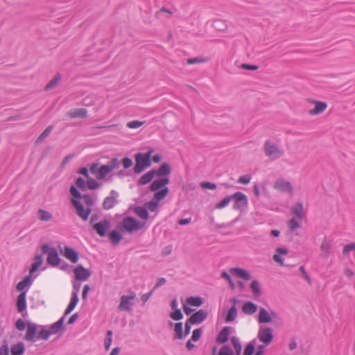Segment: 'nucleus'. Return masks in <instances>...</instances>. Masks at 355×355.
Instances as JSON below:
<instances>
[{"mask_svg": "<svg viewBox=\"0 0 355 355\" xmlns=\"http://www.w3.org/2000/svg\"><path fill=\"white\" fill-rule=\"evenodd\" d=\"M231 343L234 347L236 354L228 345H223L219 350L218 355H240L242 350V346L239 338L232 336L231 338Z\"/></svg>", "mask_w": 355, "mask_h": 355, "instance_id": "5", "label": "nucleus"}, {"mask_svg": "<svg viewBox=\"0 0 355 355\" xmlns=\"http://www.w3.org/2000/svg\"><path fill=\"white\" fill-rule=\"evenodd\" d=\"M153 170H150L146 173L144 174L138 180L139 185H145L150 182L155 177Z\"/></svg>", "mask_w": 355, "mask_h": 355, "instance_id": "27", "label": "nucleus"}, {"mask_svg": "<svg viewBox=\"0 0 355 355\" xmlns=\"http://www.w3.org/2000/svg\"><path fill=\"white\" fill-rule=\"evenodd\" d=\"M207 312L203 309H200L193 313L189 319V322L196 324H200L202 322L207 318Z\"/></svg>", "mask_w": 355, "mask_h": 355, "instance_id": "18", "label": "nucleus"}, {"mask_svg": "<svg viewBox=\"0 0 355 355\" xmlns=\"http://www.w3.org/2000/svg\"><path fill=\"white\" fill-rule=\"evenodd\" d=\"M354 250H355V243H350V244H347L343 248V254L344 255H347L351 251Z\"/></svg>", "mask_w": 355, "mask_h": 355, "instance_id": "63", "label": "nucleus"}, {"mask_svg": "<svg viewBox=\"0 0 355 355\" xmlns=\"http://www.w3.org/2000/svg\"><path fill=\"white\" fill-rule=\"evenodd\" d=\"M87 186L91 190H94L98 189L101 184L94 179L89 178L87 181Z\"/></svg>", "mask_w": 355, "mask_h": 355, "instance_id": "52", "label": "nucleus"}, {"mask_svg": "<svg viewBox=\"0 0 355 355\" xmlns=\"http://www.w3.org/2000/svg\"><path fill=\"white\" fill-rule=\"evenodd\" d=\"M74 274L76 279L79 281H86L91 276V272L82 265H78L75 268Z\"/></svg>", "mask_w": 355, "mask_h": 355, "instance_id": "13", "label": "nucleus"}, {"mask_svg": "<svg viewBox=\"0 0 355 355\" xmlns=\"http://www.w3.org/2000/svg\"><path fill=\"white\" fill-rule=\"evenodd\" d=\"M119 193L115 190H112L110 196H107L103 202V208L105 210H110L112 209L118 202L117 198Z\"/></svg>", "mask_w": 355, "mask_h": 355, "instance_id": "12", "label": "nucleus"}, {"mask_svg": "<svg viewBox=\"0 0 355 355\" xmlns=\"http://www.w3.org/2000/svg\"><path fill=\"white\" fill-rule=\"evenodd\" d=\"M251 176L249 174L242 175L239 177L237 182L242 184H247L250 182Z\"/></svg>", "mask_w": 355, "mask_h": 355, "instance_id": "62", "label": "nucleus"}, {"mask_svg": "<svg viewBox=\"0 0 355 355\" xmlns=\"http://www.w3.org/2000/svg\"><path fill=\"white\" fill-rule=\"evenodd\" d=\"M231 200H232V195L227 196L225 197L220 202L217 203L215 207L218 209H221L227 207Z\"/></svg>", "mask_w": 355, "mask_h": 355, "instance_id": "45", "label": "nucleus"}, {"mask_svg": "<svg viewBox=\"0 0 355 355\" xmlns=\"http://www.w3.org/2000/svg\"><path fill=\"white\" fill-rule=\"evenodd\" d=\"M292 213L300 220H302L303 205L302 202H297L292 208Z\"/></svg>", "mask_w": 355, "mask_h": 355, "instance_id": "33", "label": "nucleus"}, {"mask_svg": "<svg viewBox=\"0 0 355 355\" xmlns=\"http://www.w3.org/2000/svg\"><path fill=\"white\" fill-rule=\"evenodd\" d=\"M258 306L252 302H246L242 306V311L246 315H252L257 312Z\"/></svg>", "mask_w": 355, "mask_h": 355, "instance_id": "25", "label": "nucleus"}, {"mask_svg": "<svg viewBox=\"0 0 355 355\" xmlns=\"http://www.w3.org/2000/svg\"><path fill=\"white\" fill-rule=\"evenodd\" d=\"M38 218L41 221L47 222L53 218V216L49 211L43 209H39Z\"/></svg>", "mask_w": 355, "mask_h": 355, "instance_id": "34", "label": "nucleus"}, {"mask_svg": "<svg viewBox=\"0 0 355 355\" xmlns=\"http://www.w3.org/2000/svg\"><path fill=\"white\" fill-rule=\"evenodd\" d=\"M112 342V331L108 330L107 331L106 338H105V343H104L105 350H108L110 349Z\"/></svg>", "mask_w": 355, "mask_h": 355, "instance_id": "50", "label": "nucleus"}, {"mask_svg": "<svg viewBox=\"0 0 355 355\" xmlns=\"http://www.w3.org/2000/svg\"><path fill=\"white\" fill-rule=\"evenodd\" d=\"M200 187L203 189L214 190L216 189V184L210 182H202Z\"/></svg>", "mask_w": 355, "mask_h": 355, "instance_id": "60", "label": "nucleus"}, {"mask_svg": "<svg viewBox=\"0 0 355 355\" xmlns=\"http://www.w3.org/2000/svg\"><path fill=\"white\" fill-rule=\"evenodd\" d=\"M107 165L109 166L111 171H112L114 169H116L119 167V162L117 158H113L111 159L110 162H109V163Z\"/></svg>", "mask_w": 355, "mask_h": 355, "instance_id": "61", "label": "nucleus"}, {"mask_svg": "<svg viewBox=\"0 0 355 355\" xmlns=\"http://www.w3.org/2000/svg\"><path fill=\"white\" fill-rule=\"evenodd\" d=\"M257 338L265 345H268L273 339L272 329L270 327H260L257 334Z\"/></svg>", "mask_w": 355, "mask_h": 355, "instance_id": "9", "label": "nucleus"}, {"mask_svg": "<svg viewBox=\"0 0 355 355\" xmlns=\"http://www.w3.org/2000/svg\"><path fill=\"white\" fill-rule=\"evenodd\" d=\"M110 222L107 220H103L101 222L93 225V229L99 234L101 236H105L107 230L110 228Z\"/></svg>", "mask_w": 355, "mask_h": 355, "instance_id": "14", "label": "nucleus"}, {"mask_svg": "<svg viewBox=\"0 0 355 355\" xmlns=\"http://www.w3.org/2000/svg\"><path fill=\"white\" fill-rule=\"evenodd\" d=\"M182 322H177L175 324V326H174V331H175V336H174V338L175 339H182L183 337H184V334H183V329H182Z\"/></svg>", "mask_w": 355, "mask_h": 355, "instance_id": "36", "label": "nucleus"}, {"mask_svg": "<svg viewBox=\"0 0 355 355\" xmlns=\"http://www.w3.org/2000/svg\"><path fill=\"white\" fill-rule=\"evenodd\" d=\"M276 316L275 311H272L269 313L264 308H260L258 320L259 323H268L272 321V317Z\"/></svg>", "mask_w": 355, "mask_h": 355, "instance_id": "16", "label": "nucleus"}, {"mask_svg": "<svg viewBox=\"0 0 355 355\" xmlns=\"http://www.w3.org/2000/svg\"><path fill=\"white\" fill-rule=\"evenodd\" d=\"M273 188L282 193H292L293 188L291 183L284 179H278L275 181Z\"/></svg>", "mask_w": 355, "mask_h": 355, "instance_id": "10", "label": "nucleus"}, {"mask_svg": "<svg viewBox=\"0 0 355 355\" xmlns=\"http://www.w3.org/2000/svg\"><path fill=\"white\" fill-rule=\"evenodd\" d=\"M122 238V235L116 230H112L110 234V239L113 244H118Z\"/></svg>", "mask_w": 355, "mask_h": 355, "instance_id": "39", "label": "nucleus"}, {"mask_svg": "<svg viewBox=\"0 0 355 355\" xmlns=\"http://www.w3.org/2000/svg\"><path fill=\"white\" fill-rule=\"evenodd\" d=\"M43 263L42 254H36L35 256V261L32 263L30 269L31 275H33L40 267Z\"/></svg>", "mask_w": 355, "mask_h": 355, "instance_id": "29", "label": "nucleus"}, {"mask_svg": "<svg viewBox=\"0 0 355 355\" xmlns=\"http://www.w3.org/2000/svg\"><path fill=\"white\" fill-rule=\"evenodd\" d=\"M265 155L272 160L277 159L282 157L284 151L277 144L267 140L264 144Z\"/></svg>", "mask_w": 355, "mask_h": 355, "instance_id": "3", "label": "nucleus"}, {"mask_svg": "<svg viewBox=\"0 0 355 355\" xmlns=\"http://www.w3.org/2000/svg\"><path fill=\"white\" fill-rule=\"evenodd\" d=\"M144 123H145L144 121H141L135 120V121H132L128 122L127 123L126 126L130 129H137V128H140Z\"/></svg>", "mask_w": 355, "mask_h": 355, "instance_id": "51", "label": "nucleus"}, {"mask_svg": "<svg viewBox=\"0 0 355 355\" xmlns=\"http://www.w3.org/2000/svg\"><path fill=\"white\" fill-rule=\"evenodd\" d=\"M65 318L61 317L56 322L51 325L49 329L53 334H57L61 329L64 327V321Z\"/></svg>", "mask_w": 355, "mask_h": 355, "instance_id": "32", "label": "nucleus"}, {"mask_svg": "<svg viewBox=\"0 0 355 355\" xmlns=\"http://www.w3.org/2000/svg\"><path fill=\"white\" fill-rule=\"evenodd\" d=\"M151 152H147L146 153H139L135 156L136 164L134 166V172L136 174L141 173L146 168L149 167L151 165Z\"/></svg>", "mask_w": 355, "mask_h": 355, "instance_id": "2", "label": "nucleus"}, {"mask_svg": "<svg viewBox=\"0 0 355 355\" xmlns=\"http://www.w3.org/2000/svg\"><path fill=\"white\" fill-rule=\"evenodd\" d=\"M183 314L180 309H176L170 313V317L174 320H180L183 318Z\"/></svg>", "mask_w": 355, "mask_h": 355, "instance_id": "54", "label": "nucleus"}, {"mask_svg": "<svg viewBox=\"0 0 355 355\" xmlns=\"http://www.w3.org/2000/svg\"><path fill=\"white\" fill-rule=\"evenodd\" d=\"M135 214L141 218L147 219L148 218V212L144 207H137L135 209Z\"/></svg>", "mask_w": 355, "mask_h": 355, "instance_id": "40", "label": "nucleus"}, {"mask_svg": "<svg viewBox=\"0 0 355 355\" xmlns=\"http://www.w3.org/2000/svg\"><path fill=\"white\" fill-rule=\"evenodd\" d=\"M232 302L234 304H236L237 302V300L235 298L232 299ZM237 316V309L235 305H233L228 311L226 317H225V321L227 322H230L234 321Z\"/></svg>", "mask_w": 355, "mask_h": 355, "instance_id": "26", "label": "nucleus"}, {"mask_svg": "<svg viewBox=\"0 0 355 355\" xmlns=\"http://www.w3.org/2000/svg\"><path fill=\"white\" fill-rule=\"evenodd\" d=\"M136 297L135 293H132L131 295H122L121 297V302L118 306L120 311H130L132 309L133 303L131 300H134Z\"/></svg>", "mask_w": 355, "mask_h": 355, "instance_id": "11", "label": "nucleus"}, {"mask_svg": "<svg viewBox=\"0 0 355 355\" xmlns=\"http://www.w3.org/2000/svg\"><path fill=\"white\" fill-rule=\"evenodd\" d=\"M53 125H49L48 126L42 133L41 135L39 136L37 140H42L44 139H45L46 137H47L50 133L51 132V131L53 130Z\"/></svg>", "mask_w": 355, "mask_h": 355, "instance_id": "57", "label": "nucleus"}, {"mask_svg": "<svg viewBox=\"0 0 355 355\" xmlns=\"http://www.w3.org/2000/svg\"><path fill=\"white\" fill-rule=\"evenodd\" d=\"M71 204L76 210V214L83 221H87L92 213V209L90 207L85 208L83 203L78 200L71 199Z\"/></svg>", "mask_w": 355, "mask_h": 355, "instance_id": "7", "label": "nucleus"}, {"mask_svg": "<svg viewBox=\"0 0 355 355\" xmlns=\"http://www.w3.org/2000/svg\"><path fill=\"white\" fill-rule=\"evenodd\" d=\"M187 303L192 306H200L202 304V300L200 297H189L187 298Z\"/></svg>", "mask_w": 355, "mask_h": 355, "instance_id": "41", "label": "nucleus"}, {"mask_svg": "<svg viewBox=\"0 0 355 355\" xmlns=\"http://www.w3.org/2000/svg\"><path fill=\"white\" fill-rule=\"evenodd\" d=\"M300 220L294 218H291L288 222V225L291 231H294L300 227Z\"/></svg>", "mask_w": 355, "mask_h": 355, "instance_id": "53", "label": "nucleus"}, {"mask_svg": "<svg viewBox=\"0 0 355 355\" xmlns=\"http://www.w3.org/2000/svg\"><path fill=\"white\" fill-rule=\"evenodd\" d=\"M257 343L255 339L251 340L245 347L243 355H252L254 352V346Z\"/></svg>", "mask_w": 355, "mask_h": 355, "instance_id": "42", "label": "nucleus"}, {"mask_svg": "<svg viewBox=\"0 0 355 355\" xmlns=\"http://www.w3.org/2000/svg\"><path fill=\"white\" fill-rule=\"evenodd\" d=\"M276 254L273 255V260L279 263L280 266H284V259L282 257L281 255H286L288 253V250L284 248H276Z\"/></svg>", "mask_w": 355, "mask_h": 355, "instance_id": "22", "label": "nucleus"}, {"mask_svg": "<svg viewBox=\"0 0 355 355\" xmlns=\"http://www.w3.org/2000/svg\"><path fill=\"white\" fill-rule=\"evenodd\" d=\"M331 247V245L330 242L329 241H327V239H324L322 241L320 248H321V250L323 252L324 257H327L329 256Z\"/></svg>", "mask_w": 355, "mask_h": 355, "instance_id": "43", "label": "nucleus"}, {"mask_svg": "<svg viewBox=\"0 0 355 355\" xmlns=\"http://www.w3.org/2000/svg\"><path fill=\"white\" fill-rule=\"evenodd\" d=\"M144 225V223L139 222L135 218L132 216H126L119 223V227L121 231L125 230L128 232H132L134 231H139L141 230Z\"/></svg>", "mask_w": 355, "mask_h": 355, "instance_id": "4", "label": "nucleus"}, {"mask_svg": "<svg viewBox=\"0 0 355 355\" xmlns=\"http://www.w3.org/2000/svg\"><path fill=\"white\" fill-rule=\"evenodd\" d=\"M81 199L83 200L86 207H90V209H92V207L95 204V200L92 196L89 194H83Z\"/></svg>", "mask_w": 355, "mask_h": 355, "instance_id": "44", "label": "nucleus"}, {"mask_svg": "<svg viewBox=\"0 0 355 355\" xmlns=\"http://www.w3.org/2000/svg\"><path fill=\"white\" fill-rule=\"evenodd\" d=\"M37 327L35 323L28 322L26 333L24 336V339L27 341L35 342L36 340H48L49 336L53 334L50 329H46L44 327H41L42 329L37 332Z\"/></svg>", "mask_w": 355, "mask_h": 355, "instance_id": "1", "label": "nucleus"}, {"mask_svg": "<svg viewBox=\"0 0 355 355\" xmlns=\"http://www.w3.org/2000/svg\"><path fill=\"white\" fill-rule=\"evenodd\" d=\"M76 184L77 185V187L82 191H85L86 190V185H87V183L85 182V180L81 178V177H79L76 181Z\"/></svg>", "mask_w": 355, "mask_h": 355, "instance_id": "59", "label": "nucleus"}, {"mask_svg": "<svg viewBox=\"0 0 355 355\" xmlns=\"http://www.w3.org/2000/svg\"><path fill=\"white\" fill-rule=\"evenodd\" d=\"M202 334V330L201 328L196 329L193 331L191 340L194 342H197L200 338Z\"/></svg>", "mask_w": 355, "mask_h": 355, "instance_id": "55", "label": "nucleus"}, {"mask_svg": "<svg viewBox=\"0 0 355 355\" xmlns=\"http://www.w3.org/2000/svg\"><path fill=\"white\" fill-rule=\"evenodd\" d=\"M311 102L315 104V107L311 109L309 113L311 116L318 115L322 114L327 107V104L325 102L311 100Z\"/></svg>", "mask_w": 355, "mask_h": 355, "instance_id": "15", "label": "nucleus"}, {"mask_svg": "<svg viewBox=\"0 0 355 355\" xmlns=\"http://www.w3.org/2000/svg\"><path fill=\"white\" fill-rule=\"evenodd\" d=\"M60 80V75L57 74L46 86L45 90H49L55 87Z\"/></svg>", "mask_w": 355, "mask_h": 355, "instance_id": "47", "label": "nucleus"}, {"mask_svg": "<svg viewBox=\"0 0 355 355\" xmlns=\"http://www.w3.org/2000/svg\"><path fill=\"white\" fill-rule=\"evenodd\" d=\"M168 187H164L162 189H159L153 195L154 200H156L157 201L159 202L162 199H164L168 193Z\"/></svg>", "mask_w": 355, "mask_h": 355, "instance_id": "35", "label": "nucleus"}, {"mask_svg": "<svg viewBox=\"0 0 355 355\" xmlns=\"http://www.w3.org/2000/svg\"><path fill=\"white\" fill-rule=\"evenodd\" d=\"M207 60H208V59L206 58L196 57V58H189L187 61V63L188 64H194L206 62H207Z\"/></svg>", "mask_w": 355, "mask_h": 355, "instance_id": "48", "label": "nucleus"}, {"mask_svg": "<svg viewBox=\"0 0 355 355\" xmlns=\"http://www.w3.org/2000/svg\"><path fill=\"white\" fill-rule=\"evenodd\" d=\"M232 200H234L233 209L242 210L244 207H247L248 200L246 195L241 191H236L232 195Z\"/></svg>", "mask_w": 355, "mask_h": 355, "instance_id": "8", "label": "nucleus"}, {"mask_svg": "<svg viewBox=\"0 0 355 355\" xmlns=\"http://www.w3.org/2000/svg\"><path fill=\"white\" fill-rule=\"evenodd\" d=\"M121 163L124 168L127 169L132 165V160L130 158L126 157L122 159Z\"/></svg>", "mask_w": 355, "mask_h": 355, "instance_id": "64", "label": "nucleus"}, {"mask_svg": "<svg viewBox=\"0 0 355 355\" xmlns=\"http://www.w3.org/2000/svg\"><path fill=\"white\" fill-rule=\"evenodd\" d=\"M15 327L19 331H24L27 327V323L21 319L19 318L15 322Z\"/></svg>", "mask_w": 355, "mask_h": 355, "instance_id": "56", "label": "nucleus"}, {"mask_svg": "<svg viewBox=\"0 0 355 355\" xmlns=\"http://www.w3.org/2000/svg\"><path fill=\"white\" fill-rule=\"evenodd\" d=\"M67 114L71 119L87 118V110L85 108L74 109L69 111Z\"/></svg>", "mask_w": 355, "mask_h": 355, "instance_id": "24", "label": "nucleus"}, {"mask_svg": "<svg viewBox=\"0 0 355 355\" xmlns=\"http://www.w3.org/2000/svg\"><path fill=\"white\" fill-rule=\"evenodd\" d=\"M63 255L74 263H77L79 259L78 253L73 248L69 246L64 247Z\"/></svg>", "mask_w": 355, "mask_h": 355, "instance_id": "19", "label": "nucleus"}, {"mask_svg": "<svg viewBox=\"0 0 355 355\" xmlns=\"http://www.w3.org/2000/svg\"><path fill=\"white\" fill-rule=\"evenodd\" d=\"M11 355H23L25 352V345L22 342H19L17 344L12 345Z\"/></svg>", "mask_w": 355, "mask_h": 355, "instance_id": "28", "label": "nucleus"}, {"mask_svg": "<svg viewBox=\"0 0 355 355\" xmlns=\"http://www.w3.org/2000/svg\"><path fill=\"white\" fill-rule=\"evenodd\" d=\"M26 291H22L17 297V311L19 313H21L26 309Z\"/></svg>", "mask_w": 355, "mask_h": 355, "instance_id": "21", "label": "nucleus"}, {"mask_svg": "<svg viewBox=\"0 0 355 355\" xmlns=\"http://www.w3.org/2000/svg\"><path fill=\"white\" fill-rule=\"evenodd\" d=\"M230 327H223L220 331L218 333L217 337H216V341L218 343H225L229 338L230 335Z\"/></svg>", "mask_w": 355, "mask_h": 355, "instance_id": "23", "label": "nucleus"}, {"mask_svg": "<svg viewBox=\"0 0 355 355\" xmlns=\"http://www.w3.org/2000/svg\"><path fill=\"white\" fill-rule=\"evenodd\" d=\"M213 26L218 31H224L227 28L226 23L221 19H216L213 22Z\"/></svg>", "mask_w": 355, "mask_h": 355, "instance_id": "46", "label": "nucleus"}, {"mask_svg": "<svg viewBox=\"0 0 355 355\" xmlns=\"http://www.w3.org/2000/svg\"><path fill=\"white\" fill-rule=\"evenodd\" d=\"M31 273L24 278L23 280L20 281L17 285V289L19 291H23L26 287H29L32 284Z\"/></svg>", "mask_w": 355, "mask_h": 355, "instance_id": "30", "label": "nucleus"}, {"mask_svg": "<svg viewBox=\"0 0 355 355\" xmlns=\"http://www.w3.org/2000/svg\"><path fill=\"white\" fill-rule=\"evenodd\" d=\"M155 175L162 177V176H167L171 172V166L167 163H163L157 170L153 169Z\"/></svg>", "mask_w": 355, "mask_h": 355, "instance_id": "20", "label": "nucleus"}, {"mask_svg": "<svg viewBox=\"0 0 355 355\" xmlns=\"http://www.w3.org/2000/svg\"><path fill=\"white\" fill-rule=\"evenodd\" d=\"M250 288L252 291V293L254 296L259 297L261 295V291L260 288V285L259 282L257 279H254L250 284Z\"/></svg>", "mask_w": 355, "mask_h": 355, "instance_id": "38", "label": "nucleus"}, {"mask_svg": "<svg viewBox=\"0 0 355 355\" xmlns=\"http://www.w3.org/2000/svg\"><path fill=\"white\" fill-rule=\"evenodd\" d=\"M42 254H48L47 262L52 266H58L60 263L58 252L54 248H50L48 244L42 246Z\"/></svg>", "mask_w": 355, "mask_h": 355, "instance_id": "6", "label": "nucleus"}, {"mask_svg": "<svg viewBox=\"0 0 355 355\" xmlns=\"http://www.w3.org/2000/svg\"><path fill=\"white\" fill-rule=\"evenodd\" d=\"M70 193H71V195L72 196L71 199H74V200H79L80 199L82 198V197L83 196L79 192V191L76 189V187L74 185H72L71 187Z\"/></svg>", "mask_w": 355, "mask_h": 355, "instance_id": "49", "label": "nucleus"}, {"mask_svg": "<svg viewBox=\"0 0 355 355\" xmlns=\"http://www.w3.org/2000/svg\"><path fill=\"white\" fill-rule=\"evenodd\" d=\"M169 178L167 177L156 179L151 183L150 190L151 191H157L164 187H166V186L169 183Z\"/></svg>", "mask_w": 355, "mask_h": 355, "instance_id": "17", "label": "nucleus"}, {"mask_svg": "<svg viewBox=\"0 0 355 355\" xmlns=\"http://www.w3.org/2000/svg\"><path fill=\"white\" fill-rule=\"evenodd\" d=\"M110 172L112 171L107 164L103 165L99 168L98 174L96 175V178L98 180L103 179Z\"/></svg>", "mask_w": 355, "mask_h": 355, "instance_id": "37", "label": "nucleus"}, {"mask_svg": "<svg viewBox=\"0 0 355 355\" xmlns=\"http://www.w3.org/2000/svg\"><path fill=\"white\" fill-rule=\"evenodd\" d=\"M232 272H234L237 277H241L245 280H249L251 277L249 272L241 268H234L232 269Z\"/></svg>", "mask_w": 355, "mask_h": 355, "instance_id": "31", "label": "nucleus"}, {"mask_svg": "<svg viewBox=\"0 0 355 355\" xmlns=\"http://www.w3.org/2000/svg\"><path fill=\"white\" fill-rule=\"evenodd\" d=\"M158 203L159 202L157 201L156 200H153L148 202L146 203V206L148 207V209L150 211H155L157 208V206H158Z\"/></svg>", "mask_w": 355, "mask_h": 355, "instance_id": "58", "label": "nucleus"}]
</instances>
